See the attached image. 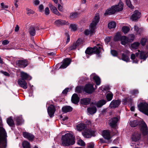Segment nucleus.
<instances>
[{"mask_svg": "<svg viewBox=\"0 0 148 148\" xmlns=\"http://www.w3.org/2000/svg\"><path fill=\"white\" fill-rule=\"evenodd\" d=\"M130 126L132 127H136L138 125L142 134L145 136L148 134V128L147 124L143 120L138 121L137 120L130 121Z\"/></svg>", "mask_w": 148, "mask_h": 148, "instance_id": "f257e3e1", "label": "nucleus"}, {"mask_svg": "<svg viewBox=\"0 0 148 148\" xmlns=\"http://www.w3.org/2000/svg\"><path fill=\"white\" fill-rule=\"evenodd\" d=\"M61 141V145L64 147L72 145L75 143V138L71 133L66 134L62 136Z\"/></svg>", "mask_w": 148, "mask_h": 148, "instance_id": "f03ea898", "label": "nucleus"}, {"mask_svg": "<svg viewBox=\"0 0 148 148\" xmlns=\"http://www.w3.org/2000/svg\"><path fill=\"white\" fill-rule=\"evenodd\" d=\"M123 4L121 1L118 4L112 6L108 9L104 13V15H112L114 14L116 12L121 11L123 9Z\"/></svg>", "mask_w": 148, "mask_h": 148, "instance_id": "7ed1b4c3", "label": "nucleus"}, {"mask_svg": "<svg viewBox=\"0 0 148 148\" xmlns=\"http://www.w3.org/2000/svg\"><path fill=\"white\" fill-rule=\"evenodd\" d=\"M99 14H95V16L92 22L90 25V30L86 29L84 33L85 35H87L89 34H92L95 32V30L96 29V26L99 22Z\"/></svg>", "mask_w": 148, "mask_h": 148, "instance_id": "20e7f679", "label": "nucleus"}, {"mask_svg": "<svg viewBox=\"0 0 148 148\" xmlns=\"http://www.w3.org/2000/svg\"><path fill=\"white\" fill-rule=\"evenodd\" d=\"M102 50L103 51L102 46L100 44H98L96 46H95L93 48H88L85 52L87 58H88L89 57V55H91L94 53L99 54L101 52Z\"/></svg>", "mask_w": 148, "mask_h": 148, "instance_id": "39448f33", "label": "nucleus"}, {"mask_svg": "<svg viewBox=\"0 0 148 148\" xmlns=\"http://www.w3.org/2000/svg\"><path fill=\"white\" fill-rule=\"evenodd\" d=\"M7 134L4 129L0 127V148H6L7 145Z\"/></svg>", "mask_w": 148, "mask_h": 148, "instance_id": "423d86ee", "label": "nucleus"}, {"mask_svg": "<svg viewBox=\"0 0 148 148\" xmlns=\"http://www.w3.org/2000/svg\"><path fill=\"white\" fill-rule=\"evenodd\" d=\"M138 110L148 116V104L141 98L138 100Z\"/></svg>", "mask_w": 148, "mask_h": 148, "instance_id": "0eeeda50", "label": "nucleus"}, {"mask_svg": "<svg viewBox=\"0 0 148 148\" xmlns=\"http://www.w3.org/2000/svg\"><path fill=\"white\" fill-rule=\"evenodd\" d=\"M95 132L92 130L88 127L86 128L84 131L82 132L83 136L85 138H90L92 136H95Z\"/></svg>", "mask_w": 148, "mask_h": 148, "instance_id": "6e6552de", "label": "nucleus"}, {"mask_svg": "<svg viewBox=\"0 0 148 148\" xmlns=\"http://www.w3.org/2000/svg\"><path fill=\"white\" fill-rule=\"evenodd\" d=\"M84 90L87 93H92L94 91L93 84H86L84 88Z\"/></svg>", "mask_w": 148, "mask_h": 148, "instance_id": "1a4fd4ad", "label": "nucleus"}, {"mask_svg": "<svg viewBox=\"0 0 148 148\" xmlns=\"http://www.w3.org/2000/svg\"><path fill=\"white\" fill-rule=\"evenodd\" d=\"M119 120L118 117H114L111 118L109 122L110 125L112 127H115L117 125V123Z\"/></svg>", "mask_w": 148, "mask_h": 148, "instance_id": "9d476101", "label": "nucleus"}, {"mask_svg": "<svg viewBox=\"0 0 148 148\" xmlns=\"http://www.w3.org/2000/svg\"><path fill=\"white\" fill-rule=\"evenodd\" d=\"M17 65L21 67L25 68L28 64V61L26 60H19L16 62Z\"/></svg>", "mask_w": 148, "mask_h": 148, "instance_id": "9b49d317", "label": "nucleus"}, {"mask_svg": "<svg viewBox=\"0 0 148 148\" xmlns=\"http://www.w3.org/2000/svg\"><path fill=\"white\" fill-rule=\"evenodd\" d=\"M71 60L69 58H66L63 60L62 64L59 67V69H65L71 63Z\"/></svg>", "mask_w": 148, "mask_h": 148, "instance_id": "f8f14e48", "label": "nucleus"}, {"mask_svg": "<svg viewBox=\"0 0 148 148\" xmlns=\"http://www.w3.org/2000/svg\"><path fill=\"white\" fill-rule=\"evenodd\" d=\"M55 110V107L53 105H51L49 106L48 107L47 112L50 117L51 118L54 116Z\"/></svg>", "mask_w": 148, "mask_h": 148, "instance_id": "ddd939ff", "label": "nucleus"}, {"mask_svg": "<svg viewBox=\"0 0 148 148\" xmlns=\"http://www.w3.org/2000/svg\"><path fill=\"white\" fill-rule=\"evenodd\" d=\"M140 138L141 134L138 132H135L131 136L132 141L135 142L138 141Z\"/></svg>", "mask_w": 148, "mask_h": 148, "instance_id": "4468645a", "label": "nucleus"}, {"mask_svg": "<svg viewBox=\"0 0 148 148\" xmlns=\"http://www.w3.org/2000/svg\"><path fill=\"white\" fill-rule=\"evenodd\" d=\"M18 84L21 88L24 89H26L28 87L27 83L22 79H19L18 80Z\"/></svg>", "mask_w": 148, "mask_h": 148, "instance_id": "2eb2a0df", "label": "nucleus"}, {"mask_svg": "<svg viewBox=\"0 0 148 148\" xmlns=\"http://www.w3.org/2000/svg\"><path fill=\"white\" fill-rule=\"evenodd\" d=\"M121 101L119 100H112L110 105L111 108H114L118 107L120 104Z\"/></svg>", "mask_w": 148, "mask_h": 148, "instance_id": "dca6fc26", "label": "nucleus"}, {"mask_svg": "<svg viewBox=\"0 0 148 148\" xmlns=\"http://www.w3.org/2000/svg\"><path fill=\"white\" fill-rule=\"evenodd\" d=\"M90 78L93 79L97 85H99L101 83V79L99 77L96 75L95 74L93 73L90 76Z\"/></svg>", "mask_w": 148, "mask_h": 148, "instance_id": "f3484780", "label": "nucleus"}, {"mask_svg": "<svg viewBox=\"0 0 148 148\" xmlns=\"http://www.w3.org/2000/svg\"><path fill=\"white\" fill-rule=\"evenodd\" d=\"M140 13L137 10L135 11L131 17V19L133 21H135L140 17Z\"/></svg>", "mask_w": 148, "mask_h": 148, "instance_id": "a211bd4d", "label": "nucleus"}, {"mask_svg": "<svg viewBox=\"0 0 148 148\" xmlns=\"http://www.w3.org/2000/svg\"><path fill=\"white\" fill-rule=\"evenodd\" d=\"M102 135L104 138L107 140H109L111 138L110 132L109 130H103L102 132Z\"/></svg>", "mask_w": 148, "mask_h": 148, "instance_id": "6ab92c4d", "label": "nucleus"}, {"mask_svg": "<svg viewBox=\"0 0 148 148\" xmlns=\"http://www.w3.org/2000/svg\"><path fill=\"white\" fill-rule=\"evenodd\" d=\"M21 78L20 79H22L24 80H30L32 78V77L29 75L23 72H21Z\"/></svg>", "mask_w": 148, "mask_h": 148, "instance_id": "aec40b11", "label": "nucleus"}, {"mask_svg": "<svg viewBox=\"0 0 148 148\" xmlns=\"http://www.w3.org/2000/svg\"><path fill=\"white\" fill-rule=\"evenodd\" d=\"M23 135L24 137L29 140H32L34 138V136L33 135L27 132H23Z\"/></svg>", "mask_w": 148, "mask_h": 148, "instance_id": "412c9836", "label": "nucleus"}, {"mask_svg": "<svg viewBox=\"0 0 148 148\" xmlns=\"http://www.w3.org/2000/svg\"><path fill=\"white\" fill-rule=\"evenodd\" d=\"M106 102V101L104 99L100 100L98 102H95L93 103V104L96 106L98 108H100L103 105H105Z\"/></svg>", "mask_w": 148, "mask_h": 148, "instance_id": "4be33fe9", "label": "nucleus"}, {"mask_svg": "<svg viewBox=\"0 0 148 148\" xmlns=\"http://www.w3.org/2000/svg\"><path fill=\"white\" fill-rule=\"evenodd\" d=\"M54 24L55 25L57 26H60L64 25H68L69 23L68 22H66L65 21L59 19L56 20L55 21Z\"/></svg>", "mask_w": 148, "mask_h": 148, "instance_id": "5701e85b", "label": "nucleus"}, {"mask_svg": "<svg viewBox=\"0 0 148 148\" xmlns=\"http://www.w3.org/2000/svg\"><path fill=\"white\" fill-rule=\"evenodd\" d=\"M79 98L76 94H74L71 97V101L73 103L75 104L78 103L79 101Z\"/></svg>", "mask_w": 148, "mask_h": 148, "instance_id": "b1692460", "label": "nucleus"}, {"mask_svg": "<svg viewBox=\"0 0 148 148\" xmlns=\"http://www.w3.org/2000/svg\"><path fill=\"white\" fill-rule=\"evenodd\" d=\"M97 111V108L95 106H92L87 108V111L89 114H93L96 112Z\"/></svg>", "mask_w": 148, "mask_h": 148, "instance_id": "393cba45", "label": "nucleus"}, {"mask_svg": "<svg viewBox=\"0 0 148 148\" xmlns=\"http://www.w3.org/2000/svg\"><path fill=\"white\" fill-rule=\"evenodd\" d=\"M87 127V125L83 123L78 124L76 127L77 129L79 131H81L82 130H84V131Z\"/></svg>", "mask_w": 148, "mask_h": 148, "instance_id": "a878e982", "label": "nucleus"}, {"mask_svg": "<svg viewBox=\"0 0 148 148\" xmlns=\"http://www.w3.org/2000/svg\"><path fill=\"white\" fill-rule=\"evenodd\" d=\"M140 51L138 50V52H137L136 53V56L134 54H132L131 56V58L132 60H133V63H137L138 62V60H134V59H136V58H138V56H139V54Z\"/></svg>", "mask_w": 148, "mask_h": 148, "instance_id": "bb28decb", "label": "nucleus"}, {"mask_svg": "<svg viewBox=\"0 0 148 148\" xmlns=\"http://www.w3.org/2000/svg\"><path fill=\"white\" fill-rule=\"evenodd\" d=\"M120 41H121V43L123 45H125L129 42V40L128 38L124 36H122Z\"/></svg>", "mask_w": 148, "mask_h": 148, "instance_id": "cd10ccee", "label": "nucleus"}, {"mask_svg": "<svg viewBox=\"0 0 148 148\" xmlns=\"http://www.w3.org/2000/svg\"><path fill=\"white\" fill-rule=\"evenodd\" d=\"M91 101V99L89 98L82 99L80 100L81 103L83 105H87L89 104Z\"/></svg>", "mask_w": 148, "mask_h": 148, "instance_id": "c85d7f7f", "label": "nucleus"}, {"mask_svg": "<svg viewBox=\"0 0 148 148\" xmlns=\"http://www.w3.org/2000/svg\"><path fill=\"white\" fill-rule=\"evenodd\" d=\"M132 102V99L129 97L125 98L122 100V103L124 105L126 104L127 103L130 104Z\"/></svg>", "mask_w": 148, "mask_h": 148, "instance_id": "c756f323", "label": "nucleus"}, {"mask_svg": "<svg viewBox=\"0 0 148 148\" xmlns=\"http://www.w3.org/2000/svg\"><path fill=\"white\" fill-rule=\"evenodd\" d=\"M80 40L79 39L76 42L74 43L69 48V50H72L75 49L78 46L79 44L80 43Z\"/></svg>", "mask_w": 148, "mask_h": 148, "instance_id": "7c9ffc66", "label": "nucleus"}, {"mask_svg": "<svg viewBox=\"0 0 148 148\" xmlns=\"http://www.w3.org/2000/svg\"><path fill=\"white\" fill-rule=\"evenodd\" d=\"M72 108L69 106H64L62 108V112L64 113L71 112L72 110Z\"/></svg>", "mask_w": 148, "mask_h": 148, "instance_id": "2f4dec72", "label": "nucleus"}, {"mask_svg": "<svg viewBox=\"0 0 148 148\" xmlns=\"http://www.w3.org/2000/svg\"><path fill=\"white\" fill-rule=\"evenodd\" d=\"M120 59L121 60V58H120ZM121 59L127 62H129L130 61L129 56L127 54H125V53H123L122 54V58Z\"/></svg>", "mask_w": 148, "mask_h": 148, "instance_id": "473e14b6", "label": "nucleus"}, {"mask_svg": "<svg viewBox=\"0 0 148 148\" xmlns=\"http://www.w3.org/2000/svg\"><path fill=\"white\" fill-rule=\"evenodd\" d=\"M148 56L146 52L141 51L140 53V58L141 60H145L147 58Z\"/></svg>", "mask_w": 148, "mask_h": 148, "instance_id": "72a5a7b5", "label": "nucleus"}, {"mask_svg": "<svg viewBox=\"0 0 148 148\" xmlns=\"http://www.w3.org/2000/svg\"><path fill=\"white\" fill-rule=\"evenodd\" d=\"M140 45V43L138 42H135L132 44L131 45V48L132 49H137Z\"/></svg>", "mask_w": 148, "mask_h": 148, "instance_id": "f704fd0d", "label": "nucleus"}, {"mask_svg": "<svg viewBox=\"0 0 148 148\" xmlns=\"http://www.w3.org/2000/svg\"><path fill=\"white\" fill-rule=\"evenodd\" d=\"M16 120L17 124L18 125L21 124L24 122V120L22 119L21 116L16 117Z\"/></svg>", "mask_w": 148, "mask_h": 148, "instance_id": "c9c22d12", "label": "nucleus"}, {"mask_svg": "<svg viewBox=\"0 0 148 148\" xmlns=\"http://www.w3.org/2000/svg\"><path fill=\"white\" fill-rule=\"evenodd\" d=\"M113 97V95L112 93L111 92H109L106 95L107 100L108 101H111Z\"/></svg>", "mask_w": 148, "mask_h": 148, "instance_id": "e433bc0d", "label": "nucleus"}, {"mask_svg": "<svg viewBox=\"0 0 148 148\" xmlns=\"http://www.w3.org/2000/svg\"><path fill=\"white\" fill-rule=\"evenodd\" d=\"M122 36L120 33L119 32H118L114 38V40L115 41L120 40Z\"/></svg>", "mask_w": 148, "mask_h": 148, "instance_id": "4c0bfd02", "label": "nucleus"}, {"mask_svg": "<svg viewBox=\"0 0 148 148\" xmlns=\"http://www.w3.org/2000/svg\"><path fill=\"white\" fill-rule=\"evenodd\" d=\"M22 146L24 148H31L30 143L27 141H24L23 142Z\"/></svg>", "mask_w": 148, "mask_h": 148, "instance_id": "58836bf2", "label": "nucleus"}, {"mask_svg": "<svg viewBox=\"0 0 148 148\" xmlns=\"http://www.w3.org/2000/svg\"><path fill=\"white\" fill-rule=\"evenodd\" d=\"M7 122L8 124L10 126H12L14 125V121L11 117L7 119Z\"/></svg>", "mask_w": 148, "mask_h": 148, "instance_id": "ea45409f", "label": "nucleus"}, {"mask_svg": "<svg viewBox=\"0 0 148 148\" xmlns=\"http://www.w3.org/2000/svg\"><path fill=\"white\" fill-rule=\"evenodd\" d=\"M36 30L35 28L33 27H31L29 29V33L30 34L34 36L35 34Z\"/></svg>", "mask_w": 148, "mask_h": 148, "instance_id": "a19ab883", "label": "nucleus"}, {"mask_svg": "<svg viewBox=\"0 0 148 148\" xmlns=\"http://www.w3.org/2000/svg\"><path fill=\"white\" fill-rule=\"evenodd\" d=\"M116 24L113 21L110 22L108 24V27L110 29L114 28L115 27Z\"/></svg>", "mask_w": 148, "mask_h": 148, "instance_id": "79ce46f5", "label": "nucleus"}, {"mask_svg": "<svg viewBox=\"0 0 148 148\" xmlns=\"http://www.w3.org/2000/svg\"><path fill=\"white\" fill-rule=\"evenodd\" d=\"M69 28L71 30L73 31H76L77 29V26L75 24H71Z\"/></svg>", "mask_w": 148, "mask_h": 148, "instance_id": "37998d69", "label": "nucleus"}, {"mask_svg": "<svg viewBox=\"0 0 148 148\" xmlns=\"http://www.w3.org/2000/svg\"><path fill=\"white\" fill-rule=\"evenodd\" d=\"M49 6L50 8V9L52 12L55 13L56 12H58V10L54 6H53L52 4H49Z\"/></svg>", "mask_w": 148, "mask_h": 148, "instance_id": "c03bdc74", "label": "nucleus"}, {"mask_svg": "<svg viewBox=\"0 0 148 148\" xmlns=\"http://www.w3.org/2000/svg\"><path fill=\"white\" fill-rule=\"evenodd\" d=\"M130 30L129 27L127 26H124L122 28V31L125 34L127 33Z\"/></svg>", "mask_w": 148, "mask_h": 148, "instance_id": "a18cd8bd", "label": "nucleus"}, {"mask_svg": "<svg viewBox=\"0 0 148 148\" xmlns=\"http://www.w3.org/2000/svg\"><path fill=\"white\" fill-rule=\"evenodd\" d=\"M134 29L136 31L137 34H140L141 33L142 29L140 28L139 29L137 25L134 26Z\"/></svg>", "mask_w": 148, "mask_h": 148, "instance_id": "49530a36", "label": "nucleus"}, {"mask_svg": "<svg viewBox=\"0 0 148 148\" xmlns=\"http://www.w3.org/2000/svg\"><path fill=\"white\" fill-rule=\"evenodd\" d=\"M127 6L131 9H133L134 7L131 4L130 0H125Z\"/></svg>", "mask_w": 148, "mask_h": 148, "instance_id": "de8ad7c7", "label": "nucleus"}, {"mask_svg": "<svg viewBox=\"0 0 148 148\" xmlns=\"http://www.w3.org/2000/svg\"><path fill=\"white\" fill-rule=\"evenodd\" d=\"M147 39L145 38H142L140 41V43L141 44L143 45L144 46L145 45L146 42H147Z\"/></svg>", "mask_w": 148, "mask_h": 148, "instance_id": "09e8293b", "label": "nucleus"}, {"mask_svg": "<svg viewBox=\"0 0 148 148\" xmlns=\"http://www.w3.org/2000/svg\"><path fill=\"white\" fill-rule=\"evenodd\" d=\"M78 16V14L77 12L71 13L70 14V17L72 18H76Z\"/></svg>", "mask_w": 148, "mask_h": 148, "instance_id": "8fccbe9b", "label": "nucleus"}, {"mask_svg": "<svg viewBox=\"0 0 148 148\" xmlns=\"http://www.w3.org/2000/svg\"><path fill=\"white\" fill-rule=\"evenodd\" d=\"M77 144L81 146H84L85 145V143L81 139L77 141Z\"/></svg>", "mask_w": 148, "mask_h": 148, "instance_id": "3c124183", "label": "nucleus"}, {"mask_svg": "<svg viewBox=\"0 0 148 148\" xmlns=\"http://www.w3.org/2000/svg\"><path fill=\"white\" fill-rule=\"evenodd\" d=\"M26 10L27 14L28 15H30L31 14H33L34 13V11L28 8H26Z\"/></svg>", "mask_w": 148, "mask_h": 148, "instance_id": "603ef678", "label": "nucleus"}, {"mask_svg": "<svg viewBox=\"0 0 148 148\" xmlns=\"http://www.w3.org/2000/svg\"><path fill=\"white\" fill-rule=\"evenodd\" d=\"M111 53L112 55L114 56H117L118 54L117 52L115 50H111Z\"/></svg>", "mask_w": 148, "mask_h": 148, "instance_id": "864d4df0", "label": "nucleus"}, {"mask_svg": "<svg viewBox=\"0 0 148 148\" xmlns=\"http://www.w3.org/2000/svg\"><path fill=\"white\" fill-rule=\"evenodd\" d=\"M138 93V91L137 90H134L131 91V94L133 95H135Z\"/></svg>", "mask_w": 148, "mask_h": 148, "instance_id": "5fc2aeb1", "label": "nucleus"}, {"mask_svg": "<svg viewBox=\"0 0 148 148\" xmlns=\"http://www.w3.org/2000/svg\"><path fill=\"white\" fill-rule=\"evenodd\" d=\"M76 92H78L80 93L82 91V88L80 86H77L76 87L75 89Z\"/></svg>", "mask_w": 148, "mask_h": 148, "instance_id": "6e6d98bb", "label": "nucleus"}, {"mask_svg": "<svg viewBox=\"0 0 148 148\" xmlns=\"http://www.w3.org/2000/svg\"><path fill=\"white\" fill-rule=\"evenodd\" d=\"M129 39H130V40H129V42L131 40L132 41L134 39V35L133 34H131L129 35Z\"/></svg>", "mask_w": 148, "mask_h": 148, "instance_id": "4d7b16f0", "label": "nucleus"}, {"mask_svg": "<svg viewBox=\"0 0 148 148\" xmlns=\"http://www.w3.org/2000/svg\"><path fill=\"white\" fill-rule=\"evenodd\" d=\"M111 37H107L105 39V41L106 43H108L109 42H110L111 40Z\"/></svg>", "mask_w": 148, "mask_h": 148, "instance_id": "13d9d810", "label": "nucleus"}, {"mask_svg": "<svg viewBox=\"0 0 148 148\" xmlns=\"http://www.w3.org/2000/svg\"><path fill=\"white\" fill-rule=\"evenodd\" d=\"M45 14L46 15H48L49 14V10L48 7H46L45 10Z\"/></svg>", "mask_w": 148, "mask_h": 148, "instance_id": "bf43d9fd", "label": "nucleus"}, {"mask_svg": "<svg viewBox=\"0 0 148 148\" xmlns=\"http://www.w3.org/2000/svg\"><path fill=\"white\" fill-rule=\"evenodd\" d=\"M70 90V89L69 88H67L66 89H65L62 92V93L63 94H66L67 92L69 91V90Z\"/></svg>", "mask_w": 148, "mask_h": 148, "instance_id": "052dcab7", "label": "nucleus"}, {"mask_svg": "<svg viewBox=\"0 0 148 148\" xmlns=\"http://www.w3.org/2000/svg\"><path fill=\"white\" fill-rule=\"evenodd\" d=\"M1 72L2 73V74H3L4 75L6 76H9L10 75V74L8 73L6 71H1Z\"/></svg>", "mask_w": 148, "mask_h": 148, "instance_id": "680f3d73", "label": "nucleus"}, {"mask_svg": "<svg viewBox=\"0 0 148 148\" xmlns=\"http://www.w3.org/2000/svg\"><path fill=\"white\" fill-rule=\"evenodd\" d=\"M9 42V41L7 40H5L3 41L2 44L3 45H6L8 44Z\"/></svg>", "mask_w": 148, "mask_h": 148, "instance_id": "e2e57ef3", "label": "nucleus"}, {"mask_svg": "<svg viewBox=\"0 0 148 148\" xmlns=\"http://www.w3.org/2000/svg\"><path fill=\"white\" fill-rule=\"evenodd\" d=\"M1 5L3 9H5V8H8V6L7 5H4L3 3H2L1 4Z\"/></svg>", "mask_w": 148, "mask_h": 148, "instance_id": "0e129e2a", "label": "nucleus"}, {"mask_svg": "<svg viewBox=\"0 0 148 148\" xmlns=\"http://www.w3.org/2000/svg\"><path fill=\"white\" fill-rule=\"evenodd\" d=\"M40 3V1L38 0H35L34 2V4L36 5H38Z\"/></svg>", "mask_w": 148, "mask_h": 148, "instance_id": "69168bd1", "label": "nucleus"}, {"mask_svg": "<svg viewBox=\"0 0 148 148\" xmlns=\"http://www.w3.org/2000/svg\"><path fill=\"white\" fill-rule=\"evenodd\" d=\"M94 145L93 143H89L87 146V148H93Z\"/></svg>", "mask_w": 148, "mask_h": 148, "instance_id": "338daca9", "label": "nucleus"}, {"mask_svg": "<svg viewBox=\"0 0 148 148\" xmlns=\"http://www.w3.org/2000/svg\"><path fill=\"white\" fill-rule=\"evenodd\" d=\"M39 11L41 12H42L43 9V5H40L39 6Z\"/></svg>", "mask_w": 148, "mask_h": 148, "instance_id": "774afa93", "label": "nucleus"}]
</instances>
